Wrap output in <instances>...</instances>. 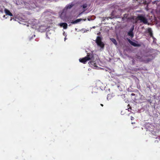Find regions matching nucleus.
<instances>
[{
  "mask_svg": "<svg viewBox=\"0 0 160 160\" xmlns=\"http://www.w3.org/2000/svg\"><path fill=\"white\" fill-rule=\"evenodd\" d=\"M59 25L61 27H63L64 29H66L67 28L68 24L66 23L63 22L60 23Z\"/></svg>",
  "mask_w": 160,
  "mask_h": 160,
  "instance_id": "0eeeda50",
  "label": "nucleus"
},
{
  "mask_svg": "<svg viewBox=\"0 0 160 160\" xmlns=\"http://www.w3.org/2000/svg\"><path fill=\"white\" fill-rule=\"evenodd\" d=\"M133 27L130 29V31L128 32V34L129 36H130L131 38H132L134 37V34L133 31Z\"/></svg>",
  "mask_w": 160,
  "mask_h": 160,
  "instance_id": "423d86ee",
  "label": "nucleus"
},
{
  "mask_svg": "<svg viewBox=\"0 0 160 160\" xmlns=\"http://www.w3.org/2000/svg\"><path fill=\"white\" fill-rule=\"evenodd\" d=\"M147 31L149 33H150L151 32H152L151 28H149L148 29Z\"/></svg>",
  "mask_w": 160,
  "mask_h": 160,
  "instance_id": "dca6fc26",
  "label": "nucleus"
},
{
  "mask_svg": "<svg viewBox=\"0 0 160 160\" xmlns=\"http://www.w3.org/2000/svg\"><path fill=\"white\" fill-rule=\"evenodd\" d=\"M128 41L129 42V43L132 45L134 46V47H139L140 46V45L139 44H138L135 42L131 41L128 38H127Z\"/></svg>",
  "mask_w": 160,
  "mask_h": 160,
  "instance_id": "39448f33",
  "label": "nucleus"
},
{
  "mask_svg": "<svg viewBox=\"0 0 160 160\" xmlns=\"http://www.w3.org/2000/svg\"><path fill=\"white\" fill-rule=\"evenodd\" d=\"M91 61L89 62H88V64L91 65H92V66H93L94 67L96 66V63L95 61H93V60H91Z\"/></svg>",
  "mask_w": 160,
  "mask_h": 160,
  "instance_id": "9d476101",
  "label": "nucleus"
},
{
  "mask_svg": "<svg viewBox=\"0 0 160 160\" xmlns=\"http://www.w3.org/2000/svg\"><path fill=\"white\" fill-rule=\"evenodd\" d=\"M149 34L150 35V36L151 37H152V38H153V33H152V32H151L150 33H149Z\"/></svg>",
  "mask_w": 160,
  "mask_h": 160,
  "instance_id": "a211bd4d",
  "label": "nucleus"
},
{
  "mask_svg": "<svg viewBox=\"0 0 160 160\" xmlns=\"http://www.w3.org/2000/svg\"><path fill=\"white\" fill-rule=\"evenodd\" d=\"M100 105L101 106H102V107H103V104H100Z\"/></svg>",
  "mask_w": 160,
  "mask_h": 160,
  "instance_id": "412c9836",
  "label": "nucleus"
},
{
  "mask_svg": "<svg viewBox=\"0 0 160 160\" xmlns=\"http://www.w3.org/2000/svg\"><path fill=\"white\" fill-rule=\"evenodd\" d=\"M81 7H82L83 8H85L87 7V4L86 3L84 4Z\"/></svg>",
  "mask_w": 160,
  "mask_h": 160,
  "instance_id": "f3484780",
  "label": "nucleus"
},
{
  "mask_svg": "<svg viewBox=\"0 0 160 160\" xmlns=\"http://www.w3.org/2000/svg\"><path fill=\"white\" fill-rule=\"evenodd\" d=\"M158 3H160V1H158V0H156L155 1H154L153 2V4H156L158 6L159 5V4H158Z\"/></svg>",
  "mask_w": 160,
  "mask_h": 160,
  "instance_id": "4468645a",
  "label": "nucleus"
},
{
  "mask_svg": "<svg viewBox=\"0 0 160 160\" xmlns=\"http://www.w3.org/2000/svg\"><path fill=\"white\" fill-rule=\"evenodd\" d=\"M151 0H133V2H135L136 1H138L140 3L148 5L150 2Z\"/></svg>",
  "mask_w": 160,
  "mask_h": 160,
  "instance_id": "7ed1b4c3",
  "label": "nucleus"
},
{
  "mask_svg": "<svg viewBox=\"0 0 160 160\" xmlns=\"http://www.w3.org/2000/svg\"><path fill=\"white\" fill-rule=\"evenodd\" d=\"M4 11L7 15H8L10 16H13L12 14L6 8L5 9Z\"/></svg>",
  "mask_w": 160,
  "mask_h": 160,
  "instance_id": "1a4fd4ad",
  "label": "nucleus"
},
{
  "mask_svg": "<svg viewBox=\"0 0 160 160\" xmlns=\"http://www.w3.org/2000/svg\"><path fill=\"white\" fill-rule=\"evenodd\" d=\"M153 59V57L152 58H151V59L150 58H148L146 59V61L147 62H150V61H151V60H152Z\"/></svg>",
  "mask_w": 160,
  "mask_h": 160,
  "instance_id": "2eb2a0df",
  "label": "nucleus"
},
{
  "mask_svg": "<svg viewBox=\"0 0 160 160\" xmlns=\"http://www.w3.org/2000/svg\"><path fill=\"white\" fill-rule=\"evenodd\" d=\"M82 20V19H77L74 21H72V22H71V23L73 24H75L76 23H77L78 22H79L81 21Z\"/></svg>",
  "mask_w": 160,
  "mask_h": 160,
  "instance_id": "9b49d317",
  "label": "nucleus"
},
{
  "mask_svg": "<svg viewBox=\"0 0 160 160\" xmlns=\"http://www.w3.org/2000/svg\"><path fill=\"white\" fill-rule=\"evenodd\" d=\"M74 4H69L66 6V8L67 9H70L74 6Z\"/></svg>",
  "mask_w": 160,
  "mask_h": 160,
  "instance_id": "f8f14e48",
  "label": "nucleus"
},
{
  "mask_svg": "<svg viewBox=\"0 0 160 160\" xmlns=\"http://www.w3.org/2000/svg\"><path fill=\"white\" fill-rule=\"evenodd\" d=\"M131 120H133L134 119V118L132 116L131 117Z\"/></svg>",
  "mask_w": 160,
  "mask_h": 160,
  "instance_id": "6ab92c4d",
  "label": "nucleus"
},
{
  "mask_svg": "<svg viewBox=\"0 0 160 160\" xmlns=\"http://www.w3.org/2000/svg\"><path fill=\"white\" fill-rule=\"evenodd\" d=\"M132 124H133V122H132Z\"/></svg>",
  "mask_w": 160,
  "mask_h": 160,
  "instance_id": "5701e85b",
  "label": "nucleus"
},
{
  "mask_svg": "<svg viewBox=\"0 0 160 160\" xmlns=\"http://www.w3.org/2000/svg\"><path fill=\"white\" fill-rule=\"evenodd\" d=\"M112 42L115 45H117V41L114 38H110Z\"/></svg>",
  "mask_w": 160,
  "mask_h": 160,
  "instance_id": "ddd939ff",
  "label": "nucleus"
},
{
  "mask_svg": "<svg viewBox=\"0 0 160 160\" xmlns=\"http://www.w3.org/2000/svg\"><path fill=\"white\" fill-rule=\"evenodd\" d=\"M85 10H84L83 12L85 11Z\"/></svg>",
  "mask_w": 160,
  "mask_h": 160,
  "instance_id": "393cba45",
  "label": "nucleus"
},
{
  "mask_svg": "<svg viewBox=\"0 0 160 160\" xmlns=\"http://www.w3.org/2000/svg\"><path fill=\"white\" fill-rule=\"evenodd\" d=\"M102 38L100 36H98L97 37L95 42L98 46L100 47L101 48H103L104 47V44L102 41Z\"/></svg>",
  "mask_w": 160,
  "mask_h": 160,
  "instance_id": "f03ea898",
  "label": "nucleus"
},
{
  "mask_svg": "<svg viewBox=\"0 0 160 160\" xmlns=\"http://www.w3.org/2000/svg\"><path fill=\"white\" fill-rule=\"evenodd\" d=\"M86 57L88 61L92 60L94 59V55L92 53H87V55Z\"/></svg>",
  "mask_w": 160,
  "mask_h": 160,
  "instance_id": "20e7f679",
  "label": "nucleus"
},
{
  "mask_svg": "<svg viewBox=\"0 0 160 160\" xmlns=\"http://www.w3.org/2000/svg\"><path fill=\"white\" fill-rule=\"evenodd\" d=\"M136 19L137 21H140V22H142L144 24H146L148 22L146 18L144 15L142 14L138 15Z\"/></svg>",
  "mask_w": 160,
  "mask_h": 160,
  "instance_id": "f257e3e1",
  "label": "nucleus"
},
{
  "mask_svg": "<svg viewBox=\"0 0 160 160\" xmlns=\"http://www.w3.org/2000/svg\"><path fill=\"white\" fill-rule=\"evenodd\" d=\"M109 97V95H108V97H107V99H108V97Z\"/></svg>",
  "mask_w": 160,
  "mask_h": 160,
  "instance_id": "4be33fe9",
  "label": "nucleus"
},
{
  "mask_svg": "<svg viewBox=\"0 0 160 160\" xmlns=\"http://www.w3.org/2000/svg\"><path fill=\"white\" fill-rule=\"evenodd\" d=\"M79 61L80 62L83 63L84 64L86 63L87 61H88L87 59L86 58V57L83 58L79 59Z\"/></svg>",
  "mask_w": 160,
  "mask_h": 160,
  "instance_id": "6e6552de",
  "label": "nucleus"
},
{
  "mask_svg": "<svg viewBox=\"0 0 160 160\" xmlns=\"http://www.w3.org/2000/svg\"><path fill=\"white\" fill-rule=\"evenodd\" d=\"M131 95H132V96H133V95H135V94L134 93H132V94H131Z\"/></svg>",
  "mask_w": 160,
  "mask_h": 160,
  "instance_id": "aec40b11",
  "label": "nucleus"
},
{
  "mask_svg": "<svg viewBox=\"0 0 160 160\" xmlns=\"http://www.w3.org/2000/svg\"><path fill=\"white\" fill-rule=\"evenodd\" d=\"M3 17H5V15H4Z\"/></svg>",
  "mask_w": 160,
  "mask_h": 160,
  "instance_id": "b1692460",
  "label": "nucleus"
}]
</instances>
